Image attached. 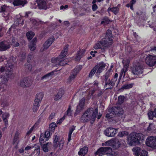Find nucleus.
Returning <instances> with one entry per match:
<instances>
[{
	"mask_svg": "<svg viewBox=\"0 0 156 156\" xmlns=\"http://www.w3.org/2000/svg\"><path fill=\"white\" fill-rule=\"evenodd\" d=\"M113 39L112 31L110 30H107L104 39L96 43L94 47L95 49H101L103 52L109 47L113 43Z\"/></svg>",
	"mask_w": 156,
	"mask_h": 156,
	"instance_id": "obj_1",
	"label": "nucleus"
},
{
	"mask_svg": "<svg viewBox=\"0 0 156 156\" xmlns=\"http://www.w3.org/2000/svg\"><path fill=\"white\" fill-rule=\"evenodd\" d=\"M68 47V45H66L58 57L52 59L51 62L54 64V66H63L67 64L68 60L64 59V58L67 55Z\"/></svg>",
	"mask_w": 156,
	"mask_h": 156,
	"instance_id": "obj_2",
	"label": "nucleus"
},
{
	"mask_svg": "<svg viewBox=\"0 0 156 156\" xmlns=\"http://www.w3.org/2000/svg\"><path fill=\"white\" fill-rule=\"evenodd\" d=\"M93 108H89L82 115L80 119L83 122H86L89 120H91V123H93L96 117V115L98 113V109L97 108L95 109L94 112H93Z\"/></svg>",
	"mask_w": 156,
	"mask_h": 156,
	"instance_id": "obj_3",
	"label": "nucleus"
},
{
	"mask_svg": "<svg viewBox=\"0 0 156 156\" xmlns=\"http://www.w3.org/2000/svg\"><path fill=\"white\" fill-rule=\"evenodd\" d=\"M143 66L141 62H136L130 67L131 72L134 75L141 74L143 71Z\"/></svg>",
	"mask_w": 156,
	"mask_h": 156,
	"instance_id": "obj_4",
	"label": "nucleus"
},
{
	"mask_svg": "<svg viewBox=\"0 0 156 156\" xmlns=\"http://www.w3.org/2000/svg\"><path fill=\"white\" fill-rule=\"evenodd\" d=\"M109 154L112 155V149L110 147H101L95 153V155L103 156L104 155Z\"/></svg>",
	"mask_w": 156,
	"mask_h": 156,
	"instance_id": "obj_5",
	"label": "nucleus"
},
{
	"mask_svg": "<svg viewBox=\"0 0 156 156\" xmlns=\"http://www.w3.org/2000/svg\"><path fill=\"white\" fill-rule=\"evenodd\" d=\"M102 145H107L112 146L113 149L115 150L118 149L120 145V143L117 139H114L108 140L105 143H102Z\"/></svg>",
	"mask_w": 156,
	"mask_h": 156,
	"instance_id": "obj_6",
	"label": "nucleus"
},
{
	"mask_svg": "<svg viewBox=\"0 0 156 156\" xmlns=\"http://www.w3.org/2000/svg\"><path fill=\"white\" fill-rule=\"evenodd\" d=\"M53 140L54 147L56 148L59 146V149H62L64 144V140L62 139L60 140L59 136L57 135L54 136Z\"/></svg>",
	"mask_w": 156,
	"mask_h": 156,
	"instance_id": "obj_7",
	"label": "nucleus"
},
{
	"mask_svg": "<svg viewBox=\"0 0 156 156\" xmlns=\"http://www.w3.org/2000/svg\"><path fill=\"white\" fill-rule=\"evenodd\" d=\"M115 112H111L107 114L106 117L108 119H110L113 117L114 114H117L119 115H121L123 113V111L122 108L120 107H115Z\"/></svg>",
	"mask_w": 156,
	"mask_h": 156,
	"instance_id": "obj_8",
	"label": "nucleus"
},
{
	"mask_svg": "<svg viewBox=\"0 0 156 156\" xmlns=\"http://www.w3.org/2000/svg\"><path fill=\"white\" fill-rule=\"evenodd\" d=\"M147 146L152 148H156V137L150 136L146 140Z\"/></svg>",
	"mask_w": 156,
	"mask_h": 156,
	"instance_id": "obj_9",
	"label": "nucleus"
},
{
	"mask_svg": "<svg viewBox=\"0 0 156 156\" xmlns=\"http://www.w3.org/2000/svg\"><path fill=\"white\" fill-rule=\"evenodd\" d=\"M146 62L150 66H153L156 64V56L148 55L146 58Z\"/></svg>",
	"mask_w": 156,
	"mask_h": 156,
	"instance_id": "obj_10",
	"label": "nucleus"
},
{
	"mask_svg": "<svg viewBox=\"0 0 156 156\" xmlns=\"http://www.w3.org/2000/svg\"><path fill=\"white\" fill-rule=\"evenodd\" d=\"M117 132V129L111 127L107 128L105 131V135L108 137L114 136Z\"/></svg>",
	"mask_w": 156,
	"mask_h": 156,
	"instance_id": "obj_11",
	"label": "nucleus"
},
{
	"mask_svg": "<svg viewBox=\"0 0 156 156\" xmlns=\"http://www.w3.org/2000/svg\"><path fill=\"white\" fill-rule=\"evenodd\" d=\"M16 62V58L12 56L8 61L7 64L5 66L6 69L8 70H11L13 67V65Z\"/></svg>",
	"mask_w": 156,
	"mask_h": 156,
	"instance_id": "obj_12",
	"label": "nucleus"
},
{
	"mask_svg": "<svg viewBox=\"0 0 156 156\" xmlns=\"http://www.w3.org/2000/svg\"><path fill=\"white\" fill-rule=\"evenodd\" d=\"M31 80L28 78H25L21 80L19 83L20 85L23 87H27L31 84Z\"/></svg>",
	"mask_w": 156,
	"mask_h": 156,
	"instance_id": "obj_13",
	"label": "nucleus"
},
{
	"mask_svg": "<svg viewBox=\"0 0 156 156\" xmlns=\"http://www.w3.org/2000/svg\"><path fill=\"white\" fill-rule=\"evenodd\" d=\"M128 143L130 145H132L135 143H138L135 133L131 134L128 139Z\"/></svg>",
	"mask_w": 156,
	"mask_h": 156,
	"instance_id": "obj_14",
	"label": "nucleus"
},
{
	"mask_svg": "<svg viewBox=\"0 0 156 156\" xmlns=\"http://www.w3.org/2000/svg\"><path fill=\"white\" fill-rule=\"evenodd\" d=\"M43 151L45 152L50 151L52 147V144L50 142L41 145Z\"/></svg>",
	"mask_w": 156,
	"mask_h": 156,
	"instance_id": "obj_15",
	"label": "nucleus"
},
{
	"mask_svg": "<svg viewBox=\"0 0 156 156\" xmlns=\"http://www.w3.org/2000/svg\"><path fill=\"white\" fill-rule=\"evenodd\" d=\"M81 66H79L76 67L74 70L73 74L71 75L68 79V82L70 83L75 78L76 74L81 70Z\"/></svg>",
	"mask_w": 156,
	"mask_h": 156,
	"instance_id": "obj_16",
	"label": "nucleus"
},
{
	"mask_svg": "<svg viewBox=\"0 0 156 156\" xmlns=\"http://www.w3.org/2000/svg\"><path fill=\"white\" fill-rule=\"evenodd\" d=\"M6 75L4 76L2 79L1 82L2 83L4 84H6L8 82L9 78L11 77L12 72V71L9 70L8 72H6Z\"/></svg>",
	"mask_w": 156,
	"mask_h": 156,
	"instance_id": "obj_17",
	"label": "nucleus"
},
{
	"mask_svg": "<svg viewBox=\"0 0 156 156\" xmlns=\"http://www.w3.org/2000/svg\"><path fill=\"white\" fill-rule=\"evenodd\" d=\"M10 47V44L7 41H3L0 42V51H5Z\"/></svg>",
	"mask_w": 156,
	"mask_h": 156,
	"instance_id": "obj_18",
	"label": "nucleus"
},
{
	"mask_svg": "<svg viewBox=\"0 0 156 156\" xmlns=\"http://www.w3.org/2000/svg\"><path fill=\"white\" fill-rule=\"evenodd\" d=\"M39 8L40 9H46L47 5L46 2L44 0H36Z\"/></svg>",
	"mask_w": 156,
	"mask_h": 156,
	"instance_id": "obj_19",
	"label": "nucleus"
},
{
	"mask_svg": "<svg viewBox=\"0 0 156 156\" xmlns=\"http://www.w3.org/2000/svg\"><path fill=\"white\" fill-rule=\"evenodd\" d=\"M27 3V0H13V4L14 6H21L23 7Z\"/></svg>",
	"mask_w": 156,
	"mask_h": 156,
	"instance_id": "obj_20",
	"label": "nucleus"
},
{
	"mask_svg": "<svg viewBox=\"0 0 156 156\" xmlns=\"http://www.w3.org/2000/svg\"><path fill=\"white\" fill-rule=\"evenodd\" d=\"M54 41L53 38H50L48 39L44 44L43 45V49L41 50L43 51L47 49L48 47L51 45Z\"/></svg>",
	"mask_w": 156,
	"mask_h": 156,
	"instance_id": "obj_21",
	"label": "nucleus"
},
{
	"mask_svg": "<svg viewBox=\"0 0 156 156\" xmlns=\"http://www.w3.org/2000/svg\"><path fill=\"white\" fill-rule=\"evenodd\" d=\"M106 66L105 64L103 62H101L95 66L96 69L97 70V73H101L104 69V68Z\"/></svg>",
	"mask_w": 156,
	"mask_h": 156,
	"instance_id": "obj_22",
	"label": "nucleus"
},
{
	"mask_svg": "<svg viewBox=\"0 0 156 156\" xmlns=\"http://www.w3.org/2000/svg\"><path fill=\"white\" fill-rule=\"evenodd\" d=\"M85 104V99L84 98H82L80 101L79 105L77 106L76 111L80 112L83 110Z\"/></svg>",
	"mask_w": 156,
	"mask_h": 156,
	"instance_id": "obj_23",
	"label": "nucleus"
},
{
	"mask_svg": "<svg viewBox=\"0 0 156 156\" xmlns=\"http://www.w3.org/2000/svg\"><path fill=\"white\" fill-rule=\"evenodd\" d=\"M64 92L62 89L60 90L55 95L54 99L55 101H58L61 99L64 94Z\"/></svg>",
	"mask_w": 156,
	"mask_h": 156,
	"instance_id": "obj_24",
	"label": "nucleus"
},
{
	"mask_svg": "<svg viewBox=\"0 0 156 156\" xmlns=\"http://www.w3.org/2000/svg\"><path fill=\"white\" fill-rule=\"evenodd\" d=\"M88 150V147H84L80 149L78 152V154L79 156H84L87 153Z\"/></svg>",
	"mask_w": 156,
	"mask_h": 156,
	"instance_id": "obj_25",
	"label": "nucleus"
},
{
	"mask_svg": "<svg viewBox=\"0 0 156 156\" xmlns=\"http://www.w3.org/2000/svg\"><path fill=\"white\" fill-rule=\"evenodd\" d=\"M43 97V95L42 93H41L37 94L36 95L34 101L40 103L41 102Z\"/></svg>",
	"mask_w": 156,
	"mask_h": 156,
	"instance_id": "obj_26",
	"label": "nucleus"
},
{
	"mask_svg": "<svg viewBox=\"0 0 156 156\" xmlns=\"http://www.w3.org/2000/svg\"><path fill=\"white\" fill-rule=\"evenodd\" d=\"M85 52V50H82V51H80L78 52L75 57L76 60H80L82 56H83Z\"/></svg>",
	"mask_w": 156,
	"mask_h": 156,
	"instance_id": "obj_27",
	"label": "nucleus"
},
{
	"mask_svg": "<svg viewBox=\"0 0 156 156\" xmlns=\"http://www.w3.org/2000/svg\"><path fill=\"white\" fill-rule=\"evenodd\" d=\"M111 11L116 15L118 12L119 9L117 7H115L112 8L109 7L108 9V13H109Z\"/></svg>",
	"mask_w": 156,
	"mask_h": 156,
	"instance_id": "obj_28",
	"label": "nucleus"
},
{
	"mask_svg": "<svg viewBox=\"0 0 156 156\" xmlns=\"http://www.w3.org/2000/svg\"><path fill=\"white\" fill-rule=\"evenodd\" d=\"M141 150L140 148L138 147H134L132 149L133 154L136 156H139Z\"/></svg>",
	"mask_w": 156,
	"mask_h": 156,
	"instance_id": "obj_29",
	"label": "nucleus"
},
{
	"mask_svg": "<svg viewBox=\"0 0 156 156\" xmlns=\"http://www.w3.org/2000/svg\"><path fill=\"white\" fill-rule=\"evenodd\" d=\"M9 9V7L4 5L1 6L0 7V12H6Z\"/></svg>",
	"mask_w": 156,
	"mask_h": 156,
	"instance_id": "obj_30",
	"label": "nucleus"
},
{
	"mask_svg": "<svg viewBox=\"0 0 156 156\" xmlns=\"http://www.w3.org/2000/svg\"><path fill=\"white\" fill-rule=\"evenodd\" d=\"M48 138L46 137L44 134L43 133L41 134L40 137V142L41 145L42 144L48 140Z\"/></svg>",
	"mask_w": 156,
	"mask_h": 156,
	"instance_id": "obj_31",
	"label": "nucleus"
},
{
	"mask_svg": "<svg viewBox=\"0 0 156 156\" xmlns=\"http://www.w3.org/2000/svg\"><path fill=\"white\" fill-rule=\"evenodd\" d=\"M135 133L136 135V137L138 143H139L140 140H143L144 136L143 134L140 133Z\"/></svg>",
	"mask_w": 156,
	"mask_h": 156,
	"instance_id": "obj_32",
	"label": "nucleus"
},
{
	"mask_svg": "<svg viewBox=\"0 0 156 156\" xmlns=\"http://www.w3.org/2000/svg\"><path fill=\"white\" fill-rule=\"evenodd\" d=\"M127 71V68L126 67H124L122 69L120 73L119 79H121L122 77H124L125 76V74Z\"/></svg>",
	"mask_w": 156,
	"mask_h": 156,
	"instance_id": "obj_33",
	"label": "nucleus"
},
{
	"mask_svg": "<svg viewBox=\"0 0 156 156\" xmlns=\"http://www.w3.org/2000/svg\"><path fill=\"white\" fill-rule=\"evenodd\" d=\"M75 127L74 126H72L69 129V132L68 134V142H69L71 140V135L73 131L75 129Z\"/></svg>",
	"mask_w": 156,
	"mask_h": 156,
	"instance_id": "obj_34",
	"label": "nucleus"
},
{
	"mask_svg": "<svg viewBox=\"0 0 156 156\" xmlns=\"http://www.w3.org/2000/svg\"><path fill=\"white\" fill-rule=\"evenodd\" d=\"M39 104L40 103L34 101L32 109L33 112H37L39 107Z\"/></svg>",
	"mask_w": 156,
	"mask_h": 156,
	"instance_id": "obj_35",
	"label": "nucleus"
},
{
	"mask_svg": "<svg viewBox=\"0 0 156 156\" xmlns=\"http://www.w3.org/2000/svg\"><path fill=\"white\" fill-rule=\"evenodd\" d=\"M134 85L133 83L130 84H126L123 85L122 87V88L124 89H128L132 88Z\"/></svg>",
	"mask_w": 156,
	"mask_h": 156,
	"instance_id": "obj_36",
	"label": "nucleus"
},
{
	"mask_svg": "<svg viewBox=\"0 0 156 156\" xmlns=\"http://www.w3.org/2000/svg\"><path fill=\"white\" fill-rule=\"evenodd\" d=\"M110 79H109L107 81H105L104 87L106 88V89H112V87L110 85Z\"/></svg>",
	"mask_w": 156,
	"mask_h": 156,
	"instance_id": "obj_37",
	"label": "nucleus"
},
{
	"mask_svg": "<svg viewBox=\"0 0 156 156\" xmlns=\"http://www.w3.org/2000/svg\"><path fill=\"white\" fill-rule=\"evenodd\" d=\"M34 33L31 31H30L28 32L27 34V38L29 39H32L34 35Z\"/></svg>",
	"mask_w": 156,
	"mask_h": 156,
	"instance_id": "obj_38",
	"label": "nucleus"
},
{
	"mask_svg": "<svg viewBox=\"0 0 156 156\" xmlns=\"http://www.w3.org/2000/svg\"><path fill=\"white\" fill-rule=\"evenodd\" d=\"M53 74V72L47 74L45 75L44 76L42 77L41 78V80H48L50 78L51 76Z\"/></svg>",
	"mask_w": 156,
	"mask_h": 156,
	"instance_id": "obj_39",
	"label": "nucleus"
},
{
	"mask_svg": "<svg viewBox=\"0 0 156 156\" xmlns=\"http://www.w3.org/2000/svg\"><path fill=\"white\" fill-rule=\"evenodd\" d=\"M19 133L18 132L16 131L15 133L14 140H13V144L16 143L17 144V140L19 138Z\"/></svg>",
	"mask_w": 156,
	"mask_h": 156,
	"instance_id": "obj_40",
	"label": "nucleus"
},
{
	"mask_svg": "<svg viewBox=\"0 0 156 156\" xmlns=\"http://www.w3.org/2000/svg\"><path fill=\"white\" fill-rule=\"evenodd\" d=\"M29 47L30 50L33 51L35 49L36 45L34 43H30L29 45Z\"/></svg>",
	"mask_w": 156,
	"mask_h": 156,
	"instance_id": "obj_41",
	"label": "nucleus"
},
{
	"mask_svg": "<svg viewBox=\"0 0 156 156\" xmlns=\"http://www.w3.org/2000/svg\"><path fill=\"white\" fill-rule=\"evenodd\" d=\"M110 20L108 19V18L106 17H105L103 18L101 22V24H108L109 23Z\"/></svg>",
	"mask_w": 156,
	"mask_h": 156,
	"instance_id": "obj_42",
	"label": "nucleus"
},
{
	"mask_svg": "<svg viewBox=\"0 0 156 156\" xmlns=\"http://www.w3.org/2000/svg\"><path fill=\"white\" fill-rule=\"evenodd\" d=\"M124 97L123 96H120L118 97V103L119 104L122 103L124 101Z\"/></svg>",
	"mask_w": 156,
	"mask_h": 156,
	"instance_id": "obj_43",
	"label": "nucleus"
},
{
	"mask_svg": "<svg viewBox=\"0 0 156 156\" xmlns=\"http://www.w3.org/2000/svg\"><path fill=\"white\" fill-rule=\"evenodd\" d=\"M95 68L96 67H94L91 70L89 75V77H91L93 75H94L96 71L97 70Z\"/></svg>",
	"mask_w": 156,
	"mask_h": 156,
	"instance_id": "obj_44",
	"label": "nucleus"
},
{
	"mask_svg": "<svg viewBox=\"0 0 156 156\" xmlns=\"http://www.w3.org/2000/svg\"><path fill=\"white\" fill-rule=\"evenodd\" d=\"M111 74V73H110V71H107L106 73H105V81H107L109 79V77L110 76V75Z\"/></svg>",
	"mask_w": 156,
	"mask_h": 156,
	"instance_id": "obj_45",
	"label": "nucleus"
},
{
	"mask_svg": "<svg viewBox=\"0 0 156 156\" xmlns=\"http://www.w3.org/2000/svg\"><path fill=\"white\" fill-rule=\"evenodd\" d=\"M25 53L22 52L19 56V58L21 59V61H22L25 58Z\"/></svg>",
	"mask_w": 156,
	"mask_h": 156,
	"instance_id": "obj_46",
	"label": "nucleus"
},
{
	"mask_svg": "<svg viewBox=\"0 0 156 156\" xmlns=\"http://www.w3.org/2000/svg\"><path fill=\"white\" fill-rule=\"evenodd\" d=\"M128 134L127 132L125 131H122L119 132L118 134V136L120 137H123L125 135Z\"/></svg>",
	"mask_w": 156,
	"mask_h": 156,
	"instance_id": "obj_47",
	"label": "nucleus"
},
{
	"mask_svg": "<svg viewBox=\"0 0 156 156\" xmlns=\"http://www.w3.org/2000/svg\"><path fill=\"white\" fill-rule=\"evenodd\" d=\"M71 114L72 111L71 110L70 107L69 106L67 111L66 113L65 114L64 117H65L66 115L70 116L71 115Z\"/></svg>",
	"mask_w": 156,
	"mask_h": 156,
	"instance_id": "obj_48",
	"label": "nucleus"
},
{
	"mask_svg": "<svg viewBox=\"0 0 156 156\" xmlns=\"http://www.w3.org/2000/svg\"><path fill=\"white\" fill-rule=\"evenodd\" d=\"M148 115L149 119H152L154 116V112L152 111H150L148 113Z\"/></svg>",
	"mask_w": 156,
	"mask_h": 156,
	"instance_id": "obj_49",
	"label": "nucleus"
},
{
	"mask_svg": "<svg viewBox=\"0 0 156 156\" xmlns=\"http://www.w3.org/2000/svg\"><path fill=\"white\" fill-rule=\"evenodd\" d=\"M12 45L14 47H16L19 46L20 44L19 43L16 41L15 39H13L12 40Z\"/></svg>",
	"mask_w": 156,
	"mask_h": 156,
	"instance_id": "obj_50",
	"label": "nucleus"
},
{
	"mask_svg": "<svg viewBox=\"0 0 156 156\" xmlns=\"http://www.w3.org/2000/svg\"><path fill=\"white\" fill-rule=\"evenodd\" d=\"M139 154L140 156H147V152L145 151L141 150Z\"/></svg>",
	"mask_w": 156,
	"mask_h": 156,
	"instance_id": "obj_51",
	"label": "nucleus"
},
{
	"mask_svg": "<svg viewBox=\"0 0 156 156\" xmlns=\"http://www.w3.org/2000/svg\"><path fill=\"white\" fill-rule=\"evenodd\" d=\"M116 80L117 79L113 78L111 80H110V85L112 87L114 85Z\"/></svg>",
	"mask_w": 156,
	"mask_h": 156,
	"instance_id": "obj_52",
	"label": "nucleus"
},
{
	"mask_svg": "<svg viewBox=\"0 0 156 156\" xmlns=\"http://www.w3.org/2000/svg\"><path fill=\"white\" fill-rule=\"evenodd\" d=\"M9 116V114L8 113L5 112L2 114V119H8Z\"/></svg>",
	"mask_w": 156,
	"mask_h": 156,
	"instance_id": "obj_53",
	"label": "nucleus"
},
{
	"mask_svg": "<svg viewBox=\"0 0 156 156\" xmlns=\"http://www.w3.org/2000/svg\"><path fill=\"white\" fill-rule=\"evenodd\" d=\"M34 128V126H33L27 132L26 136L29 135L33 131Z\"/></svg>",
	"mask_w": 156,
	"mask_h": 156,
	"instance_id": "obj_54",
	"label": "nucleus"
},
{
	"mask_svg": "<svg viewBox=\"0 0 156 156\" xmlns=\"http://www.w3.org/2000/svg\"><path fill=\"white\" fill-rule=\"evenodd\" d=\"M44 135L46 137L49 139V137L50 136V132L48 131H47L45 132Z\"/></svg>",
	"mask_w": 156,
	"mask_h": 156,
	"instance_id": "obj_55",
	"label": "nucleus"
},
{
	"mask_svg": "<svg viewBox=\"0 0 156 156\" xmlns=\"http://www.w3.org/2000/svg\"><path fill=\"white\" fill-rule=\"evenodd\" d=\"M55 126L56 124L55 123H51L49 126L50 128L52 130L54 129Z\"/></svg>",
	"mask_w": 156,
	"mask_h": 156,
	"instance_id": "obj_56",
	"label": "nucleus"
},
{
	"mask_svg": "<svg viewBox=\"0 0 156 156\" xmlns=\"http://www.w3.org/2000/svg\"><path fill=\"white\" fill-rule=\"evenodd\" d=\"M5 70L6 71V72L8 71V70H7V69H6L5 66V67H4L3 66H2L0 68V73H2Z\"/></svg>",
	"mask_w": 156,
	"mask_h": 156,
	"instance_id": "obj_57",
	"label": "nucleus"
},
{
	"mask_svg": "<svg viewBox=\"0 0 156 156\" xmlns=\"http://www.w3.org/2000/svg\"><path fill=\"white\" fill-rule=\"evenodd\" d=\"M68 7V5H66L65 6L62 5L60 7V9H66Z\"/></svg>",
	"mask_w": 156,
	"mask_h": 156,
	"instance_id": "obj_58",
	"label": "nucleus"
},
{
	"mask_svg": "<svg viewBox=\"0 0 156 156\" xmlns=\"http://www.w3.org/2000/svg\"><path fill=\"white\" fill-rule=\"evenodd\" d=\"M98 8L97 5L96 4H94L92 6V8L93 11H95Z\"/></svg>",
	"mask_w": 156,
	"mask_h": 156,
	"instance_id": "obj_59",
	"label": "nucleus"
},
{
	"mask_svg": "<svg viewBox=\"0 0 156 156\" xmlns=\"http://www.w3.org/2000/svg\"><path fill=\"white\" fill-rule=\"evenodd\" d=\"M55 115V113H52L49 116V119H53Z\"/></svg>",
	"mask_w": 156,
	"mask_h": 156,
	"instance_id": "obj_60",
	"label": "nucleus"
},
{
	"mask_svg": "<svg viewBox=\"0 0 156 156\" xmlns=\"http://www.w3.org/2000/svg\"><path fill=\"white\" fill-rule=\"evenodd\" d=\"M32 55L33 54L30 53L28 55L27 57L28 60H30L31 58Z\"/></svg>",
	"mask_w": 156,
	"mask_h": 156,
	"instance_id": "obj_61",
	"label": "nucleus"
},
{
	"mask_svg": "<svg viewBox=\"0 0 156 156\" xmlns=\"http://www.w3.org/2000/svg\"><path fill=\"white\" fill-rule=\"evenodd\" d=\"M3 121L5 125H7L8 123V119H3Z\"/></svg>",
	"mask_w": 156,
	"mask_h": 156,
	"instance_id": "obj_62",
	"label": "nucleus"
},
{
	"mask_svg": "<svg viewBox=\"0 0 156 156\" xmlns=\"http://www.w3.org/2000/svg\"><path fill=\"white\" fill-rule=\"evenodd\" d=\"M98 82L97 81H95L94 82V87H97L98 84Z\"/></svg>",
	"mask_w": 156,
	"mask_h": 156,
	"instance_id": "obj_63",
	"label": "nucleus"
},
{
	"mask_svg": "<svg viewBox=\"0 0 156 156\" xmlns=\"http://www.w3.org/2000/svg\"><path fill=\"white\" fill-rule=\"evenodd\" d=\"M34 147L33 146L32 147H30V146H27L25 148V150L26 151L30 149L31 148H33Z\"/></svg>",
	"mask_w": 156,
	"mask_h": 156,
	"instance_id": "obj_64",
	"label": "nucleus"
}]
</instances>
